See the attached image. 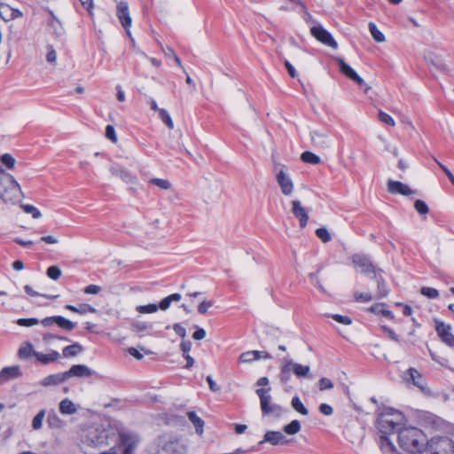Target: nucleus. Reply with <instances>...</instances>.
Wrapping results in <instances>:
<instances>
[{
    "label": "nucleus",
    "instance_id": "nucleus-43",
    "mask_svg": "<svg viewBox=\"0 0 454 454\" xmlns=\"http://www.w3.org/2000/svg\"><path fill=\"white\" fill-rule=\"evenodd\" d=\"M420 293L422 295H424L427 298H430V299H435L439 295V292L437 289H435L434 287H428V286L422 287L420 290Z\"/></svg>",
    "mask_w": 454,
    "mask_h": 454
},
{
    "label": "nucleus",
    "instance_id": "nucleus-36",
    "mask_svg": "<svg viewBox=\"0 0 454 454\" xmlns=\"http://www.w3.org/2000/svg\"><path fill=\"white\" fill-rule=\"evenodd\" d=\"M149 184H154L161 190H168L171 188V184L167 179L162 178H152L148 181Z\"/></svg>",
    "mask_w": 454,
    "mask_h": 454
},
{
    "label": "nucleus",
    "instance_id": "nucleus-47",
    "mask_svg": "<svg viewBox=\"0 0 454 454\" xmlns=\"http://www.w3.org/2000/svg\"><path fill=\"white\" fill-rule=\"evenodd\" d=\"M40 321L37 318H20L16 321V324L20 326L30 327L38 325Z\"/></svg>",
    "mask_w": 454,
    "mask_h": 454
},
{
    "label": "nucleus",
    "instance_id": "nucleus-3",
    "mask_svg": "<svg viewBox=\"0 0 454 454\" xmlns=\"http://www.w3.org/2000/svg\"><path fill=\"white\" fill-rule=\"evenodd\" d=\"M24 197L16 179L0 167V199L5 203L17 204Z\"/></svg>",
    "mask_w": 454,
    "mask_h": 454
},
{
    "label": "nucleus",
    "instance_id": "nucleus-33",
    "mask_svg": "<svg viewBox=\"0 0 454 454\" xmlns=\"http://www.w3.org/2000/svg\"><path fill=\"white\" fill-rule=\"evenodd\" d=\"M292 407L301 415H308L309 411L308 409L303 405L301 399L298 396H294L291 402Z\"/></svg>",
    "mask_w": 454,
    "mask_h": 454
},
{
    "label": "nucleus",
    "instance_id": "nucleus-39",
    "mask_svg": "<svg viewBox=\"0 0 454 454\" xmlns=\"http://www.w3.org/2000/svg\"><path fill=\"white\" fill-rule=\"evenodd\" d=\"M159 117L170 129H174V122L169 114L165 109L159 110Z\"/></svg>",
    "mask_w": 454,
    "mask_h": 454
},
{
    "label": "nucleus",
    "instance_id": "nucleus-52",
    "mask_svg": "<svg viewBox=\"0 0 454 454\" xmlns=\"http://www.w3.org/2000/svg\"><path fill=\"white\" fill-rule=\"evenodd\" d=\"M120 178L128 184H136L137 182V177L124 169L120 170Z\"/></svg>",
    "mask_w": 454,
    "mask_h": 454
},
{
    "label": "nucleus",
    "instance_id": "nucleus-25",
    "mask_svg": "<svg viewBox=\"0 0 454 454\" xmlns=\"http://www.w3.org/2000/svg\"><path fill=\"white\" fill-rule=\"evenodd\" d=\"M49 13L51 17V20L49 22L50 28L57 37L62 36L64 34V28L61 22L56 18L51 11H50Z\"/></svg>",
    "mask_w": 454,
    "mask_h": 454
},
{
    "label": "nucleus",
    "instance_id": "nucleus-40",
    "mask_svg": "<svg viewBox=\"0 0 454 454\" xmlns=\"http://www.w3.org/2000/svg\"><path fill=\"white\" fill-rule=\"evenodd\" d=\"M20 207L24 210L25 213L31 214L33 218H35V219H38L42 215L41 212L33 205L22 204Z\"/></svg>",
    "mask_w": 454,
    "mask_h": 454
},
{
    "label": "nucleus",
    "instance_id": "nucleus-11",
    "mask_svg": "<svg viewBox=\"0 0 454 454\" xmlns=\"http://www.w3.org/2000/svg\"><path fill=\"white\" fill-rule=\"evenodd\" d=\"M311 35L321 43L328 46L332 49H337L338 43L333 37V35L325 29L322 26H314L310 28Z\"/></svg>",
    "mask_w": 454,
    "mask_h": 454
},
{
    "label": "nucleus",
    "instance_id": "nucleus-41",
    "mask_svg": "<svg viewBox=\"0 0 454 454\" xmlns=\"http://www.w3.org/2000/svg\"><path fill=\"white\" fill-rule=\"evenodd\" d=\"M153 327V325L147 324L145 322H135L132 324V330L135 333H144Z\"/></svg>",
    "mask_w": 454,
    "mask_h": 454
},
{
    "label": "nucleus",
    "instance_id": "nucleus-44",
    "mask_svg": "<svg viewBox=\"0 0 454 454\" xmlns=\"http://www.w3.org/2000/svg\"><path fill=\"white\" fill-rule=\"evenodd\" d=\"M49 427L59 428L62 426V420L55 413H50L47 419Z\"/></svg>",
    "mask_w": 454,
    "mask_h": 454
},
{
    "label": "nucleus",
    "instance_id": "nucleus-2",
    "mask_svg": "<svg viewBox=\"0 0 454 454\" xmlns=\"http://www.w3.org/2000/svg\"><path fill=\"white\" fill-rule=\"evenodd\" d=\"M116 430L110 425H93L82 431L81 441L91 447L108 445L115 438Z\"/></svg>",
    "mask_w": 454,
    "mask_h": 454
},
{
    "label": "nucleus",
    "instance_id": "nucleus-6",
    "mask_svg": "<svg viewBox=\"0 0 454 454\" xmlns=\"http://www.w3.org/2000/svg\"><path fill=\"white\" fill-rule=\"evenodd\" d=\"M270 387L256 389V394L260 398L261 410L263 414H271L278 417L281 415L283 410L279 405L271 403L272 397L270 394Z\"/></svg>",
    "mask_w": 454,
    "mask_h": 454
},
{
    "label": "nucleus",
    "instance_id": "nucleus-62",
    "mask_svg": "<svg viewBox=\"0 0 454 454\" xmlns=\"http://www.w3.org/2000/svg\"><path fill=\"white\" fill-rule=\"evenodd\" d=\"M101 291V287L97 285H90L84 288V293L87 294H98Z\"/></svg>",
    "mask_w": 454,
    "mask_h": 454
},
{
    "label": "nucleus",
    "instance_id": "nucleus-23",
    "mask_svg": "<svg viewBox=\"0 0 454 454\" xmlns=\"http://www.w3.org/2000/svg\"><path fill=\"white\" fill-rule=\"evenodd\" d=\"M67 380V372H59L56 374H51L43 378L41 381V385L43 387H50L63 383Z\"/></svg>",
    "mask_w": 454,
    "mask_h": 454
},
{
    "label": "nucleus",
    "instance_id": "nucleus-16",
    "mask_svg": "<svg viewBox=\"0 0 454 454\" xmlns=\"http://www.w3.org/2000/svg\"><path fill=\"white\" fill-rule=\"evenodd\" d=\"M435 330L441 340L449 347L454 348V335L451 333V327L443 322H436Z\"/></svg>",
    "mask_w": 454,
    "mask_h": 454
},
{
    "label": "nucleus",
    "instance_id": "nucleus-4",
    "mask_svg": "<svg viewBox=\"0 0 454 454\" xmlns=\"http://www.w3.org/2000/svg\"><path fill=\"white\" fill-rule=\"evenodd\" d=\"M310 372L309 365H302L298 363H294L291 359L284 358L281 360L279 380L282 383L286 384L291 379V373L299 378L305 377Z\"/></svg>",
    "mask_w": 454,
    "mask_h": 454
},
{
    "label": "nucleus",
    "instance_id": "nucleus-57",
    "mask_svg": "<svg viewBox=\"0 0 454 454\" xmlns=\"http://www.w3.org/2000/svg\"><path fill=\"white\" fill-rule=\"evenodd\" d=\"M319 389L321 391L332 389L333 387V382L328 378H321L319 380Z\"/></svg>",
    "mask_w": 454,
    "mask_h": 454
},
{
    "label": "nucleus",
    "instance_id": "nucleus-51",
    "mask_svg": "<svg viewBox=\"0 0 454 454\" xmlns=\"http://www.w3.org/2000/svg\"><path fill=\"white\" fill-rule=\"evenodd\" d=\"M239 363H242V364H248V363H252V362L255 361L253 350L243 352L239 356Z\"/></svg>",
    "mask_w": 454,
    "mask_h": 454
},
{
    "label": "nucleus",
    "instance_id": "nucleus-49",
    "mask_svg": "<svg viewBox=\"0 0 454 454\" xmlns=\"http://www.w3.org/2000/svg\"><path fill=\"white\" fill-rule=\"evenodd\" d=\"M66 340V341L68 340L67 338L61 337V336H59V335H55V334H52V333H43V341L46 345L51 344L53 342V340Z\"/></svg>",
    "mask_w": 454,
    "mask_h": 454
},
{
    "label": "nucleus",
    "instance_id": "nucleus-35",
    "mask_svg": "<svg viewBox=\"0 0 454 454\" xmlns=\"http://www.w3.org/2000/svg\"><path fill=\"white\" fill-rule=\"evenodd\" d=\"M159 309L158 305L154 303L147 304V305H139L137 306L136 310L140 314H152L157 312Z\"/></svg>",
    "mask_w": 454,
    "mask_h": 454
},
{
    "label": "nucleus",
    "instance_id": "nucleus-8",
    "mask_svg": "<svg viewBox=\"0 0 454 454\" xmlns=\"http://www.w3.org/2000/svg\"><path fill=\"white\" fill-rule=\"evenodd\" d=\"M120 444L122 447V454L135 453V450L140 442V437L137 434L123 430L119 433Z\"/></svg>",
    "mask_w": 454,
    "mask_h": 454
},
{
    "label": "nucleus",
    "instance_id": "nucleus-28",
    "mask_svg": "<svg viewBox=\"0 0 454 454\" xmlns=\"http://www.w3.org/2000/svg\"><path fill=\"white\" fill-rule=\"evenodd\" d=\"M187 417L195 427L196 432L199 434H201L203 433L204 421L196 414L195 411L187 412Z\"/></svg>",
    "mask_w": 454,
    "mask_h": 454
},
{
    "label": "nucleus",
    "instance_id": "nucleus-58",
    "mask_svg": "<svg viewBox=\"0 0 454 454\" xmlns=\"http://www.w3.org/2000/svg\"><path fill=\"white\" fill-rule=\"evenodd\" d=\"M106 137L114 143L117 142V136L115 129L112 125H107L106 128Z\"/></svg>",
    "mask_w": 454,
    "mask_h": 454
},
{
    "label": "nucleus",
    "instance_id": "nucleus-1",
    "mask_svg": "<svg viewBox=\"0 0 454 454\" xmlns=\"http://www.w3.org/2000/svg\"><path fill=\"white\" fill-rule=\"evenodd\" d=\"M404 415L393 408L386 407L379 413L376 425L382 434L380 437L381 449L385 452L395 453L396 449L387 434L398 433V442L402 449L412 453H420L426 447L427 436L419 428L404 427Z\"/></svg>",
    "mask_w": 454,
    "mask_h": 454
},
{
    "label": "nucleus",
    "instance_id": "nucleus-21",
    "mask_svg": "<svg viewBox=\"0 0 454 454\" xmlns=\"http://www.w3.org/2000/svg\"><path fill=\"white\" fill-rule=\"evenodd\" d=\"M60 358V354L56 350H50L47 354L37 352L35 354V359L38 363L43 365H47L51 363L57 362Z\"/></svg>",
    "mask_w": 454,
    "mask_h": 454
},
{
    "label": "nucleus",
    "instance_id": "nucleus-31",
    "mask_svg": "<svg viewBox=\"0 0 454 454\" xmlns=\"http://www.w3.org/2000/svg\"><path fill=\"white\" fill-rule=\"evenodd\" d=\"M369 30L372 36L377 43H383L386 41L384 34L378 29L377 26L373 22L369 23Z\"/></svg>",
    "mask_w": 454,
    "mask_h": 454
},
{
    "label": "nucleus",
    "instance_id": "nucleus-19",
    "mask_svg": "<svg viewBox=\"0 0 454 454\" xmlns=\"http://www.w3.org/2000/svg\"><path fill=\"white\" fill-rule=\"evenodd\" d=\"M387 191L392 194H401L403 196H409L415 193V192L407 184L391 179L387 181Z\"/></svg>",
    "mask_w": 454,
    "mask_h": 454
},
{
    "label": "nucleus",
    "instance_id": "nucleus-18",
    "mask_svg": "<svg viewBox=\"0 0 454 454\" xmlns=\"http://www.w3.org/2000/svg\"><path fill=\"white\" fill-rule=\"evenodd\" d=\"M292 213L299 220L301 228H305L309 221V215L300 200H294L292 201Z\"/></svg>",
    "mask_w": 454,
    "mask_h": 454
},
{
    "label": "nucleus",
    "instance_id": "nucleus-30",
    "mask_svg": "<svg viewBox=\"0 0 454 454\" xmlns=\"http://www.w3.org/2000/svg\"><path fill=\"white\" fill-rule=\"evenodd\" d=\"M82 351V347L78 342L67 346L63 348L62 354L65 357L76 356Z\"/></svg>",
    "mask_w": 454,
    "mask_h": 454
},
{
    "label": "nucleus",
    "instance_id": "nucleus-13",
    "mask_svg": "<svg viewBox=\"0 0 454 454\" xmlns=\"http://www.w3.org/2000/svg\"><path fill=\"white\" fill-rule=\"evenodd\" d=\"M277 182L280 186L281 192L286 196H290L294 191V183L290 176L286 173V168L282 166L276 176Z\"/></svg>",
    "mask_w": 454,
    "mask_h": 454
},
{
    "label": "nucleus",
    "instance_id": "nucleus-5",
    "mask_svg": "<svg viewBox=\"0 0 454 454\" xmlns=\"http://www.w3.org/2000/svg\"><path fill=\"white\" fill-rule=\"evenodd\" d=\"M426 446L428 454H454V441L447 436L433 437Z\"/></svg>",
    "mask_w": 454,
    "mask_h": 454
},
{
    "label": "nucleus",
    "instance_id": "nucleus-45",
    "mask_svg": "<svg viewBox=\"0 0 454 454\" xmlns=\"http://www.w3.org/2000/svg\"><path fill=\"white\" fill-rule=\"evenodd\" d=\"M62 274V271L59 267L58 266H51L47 269V276L53 279L58 280Z\"/></svg>",
    "mask_w": 454,
    "mask_h": 454
},
{
    "label": "nucleus",
    "instance_id": "nucleus-55",
    "mask_svg": "<svg viewBox=\"0 0 454 454\" xmlns=\"http://www.w3.org/2000/svg\"><path fill=\"white\" fill-rule=\"evenodd\" d=\"M354 296H355L356 301H360V302H368V301H372V294L370 293L356 292Z\"/></svg>",
    "mask_w": 454,
    "mask_h": 454
},
{
    "label": "nucleus",
    "instance_id": "nucleus-48",
    "mask_svg": "<svg viewBox=\"0 0 454 454\" xmlns=\"http://www.w3.org/2000/svg\"><path fill=\"white\" fill-rule=\"evenodd\" d=\"M379 120L381 122H383L388 126H391V127H394L395 125V120L389 114H387V113H385L383 111L379 112Z\"/></svg>",
    "mask_w": 454,
    "mask_h": 454
},
{
    "label": "nucleus",
    "instance_id": "nucleus-34",
    "mask_svg": "<svg viewBox=\"0 0 454 454\" xmlns=\"http://www.w3.org/2000/svg\"><path fill=\"white\" fill-rule=\"evenodd\" d=\"M56 324L62 329L64 330H67V331H72L75 325L74 323H73L72 321L65 318L64 317H61V316H57V322Z\"/></svg>",
    "mask_w": 454,
    "mask_h": 454
},
{
    "label": "nucleus",
    "instance_id": "nucleus-32",
    "mask_svg": "<svg viewBox=\"0 0 454 454\" xmlns=\"http://www.w3.org/2000/svg\"><path fill=\"white\" fill-rule=\"evenodd\" d=\"M301 159L305 163L317 165L320 162V157L311 152H304L301 155Z\"/></svg>",
    "mask_w": 454,
    "mask_h": 454
},
{
    "label": "nucleus",
    "instance_id": "nucleus-53",
    "mask_svg": "<svg viewBox=\"0 0 454 454\" xmlns=\"http://www.w3.org/2000/svg\"><path fill=\"white\" fill-rule=\"evenodd\" d=\"M414 207L420 215H426L428 213V207L423 200H417L414 203Z\"/></svg>",
    "mask_w": 454,
    "mask_h": 454
},
{
    "label": "nucleus",
    "instance_id": "nucleus-64",
    "mask_svg": "<svg viewBox=\"0 0 454 454\" xmlns=\"http://www.w3.org/2000/svg\"><path fill=\"white\" fill-rule=\"evenodd\" d=\"M173 330L176 332L177 335H179L181 338L184 339L186 336V330L184 326H182L180 324H175L173 325Z\"/></svg>",
    "mask_w": 454,
    "mask_h": 454
},
{
    "label": "nucleus",
    "instance_id": "nucleus-38",
    "mask_svg": "<svg viewBox=\"0 0 454 454\" xmlns=\"http://www.w3.org/2000/svg\"><path fill=\"white\" fill-rule=\"evenodd\" d=\"M301 430V424L298 420H293L284 427V431L287 434H295Z\"/></svg>",
    "mask_w": 454,
    "mask_h": 454
},
{
    "label": "nucleus",
    "instance_id": "nucleus-50",
    "mask_svg": "<svg viewBox=\"0 0 454 454\" xmlns=\"http://www.w3.org/2000/svg\"><path fill=\"white\" fill-rule=\"evenodd\" d=\"M24 290L25 292L30 295V296H33V297H35V296H43V297H46L48 299H57L59 297V295H47V294H40L39 293L35 292L30 286L28 285H26L24 286Z\"/></svg>",
    "mask_w": 454,
    "mask_h": 454
},
{
    "label": "nucleus",
    "instance_id": "nucleus-14",
    "mask_svg": "<svg viewBox=\"0 0 454 454\" xmlns=\"http://www.w3.org/2000/svg\"><path fill=\"white\" fill-rule=\"evenodd\" d=\"M117 17L121 21L122 27L126 29L128 35L130 37L129 28L131 27L132 20L129 15V6L126 2H120L117 5Z\"/></svg>",
    "mask_w": 454,
    "mask_h": 454
},
{
    "label": "nucleus",
    "instance_id": "nucleus-42",
    "mask_svg": "<svg viewBox=\"0 0 454 454\" xmlns=\"http://www.w3.org/2000/svg\"><path fill=\"white\" fill-rule=\"evenodd\" d=\"M316 235L318 239H320L324 243H327L332 239V236L327 229L322 227L318 228L316 231Z\"/></svg>",
    "mask_w": 454,
    "mask_h": 454
},
{
    "label": "nucleus",
    "instance_id": "nucleus-61",
    "mask_svg": "<svg viewBox=\"0 0 454 454\" xmlns=\"http://www.w3.org/2000/svg\"><path fill=\"white\" fill-rule=\"evenodd\" d=\"M253 353L254 355V360H260V359H271L272 356L270 353L265 351H257L253 350Z\"/></svg>",
    "mask_w": 454,
    "mask_h": 454
},
{
    "label": "nucleus",
    "instance_id": "nucleus-59",
    "mask_svg": "<svg viewBox=\"0 0 454 454\" xmlns=\"http://www.w3.org/2000/svg\"><path fill=\"white\" fill-rule=\"evenodd\" d=\"M332 318L334 319L336 322L342 324V325H348L352 323L351 318H349L348 317H346V316L339 315V314L332 315Z\"/></svg>",
    "mask_w": 454,
    "mask_h": 454
},
{
    "label": "nucleus",
    "instance_id": "nucleus-7",
    "mask_svg": "<svg viewBox=\"0 0 454 454\" xmlns=\"http://www.w3.org/2000/svg\"><path fill=\"white\" fill-rule=\"evenodd\" d=\"M159 454H181L183 445L180 441L172 435H162L159 438Z\"/></svg>",
    "mask_w": 454,
    "mask_h": 454
},
{
    "label": "nucleus",
    "instance_id": "nucleus-63",
    "mask_svg": "<svg viewBox=\"0 0 454 454\" xmlns=\"http://www.w3.org/2000/svg\"><path fill=\"white\" fill-rule=\"evenodd\" d=\"M435 161L439 165V167L442 169V171L445 173V175L448 176L450 183L454 185V176L450 172V170L446 166H444L440 161H438L437 160H435Z\"/></svg>",
    "mask_w": 454,
    "mask_h": 454
},
{
    "label": "nucleus",
    "instance_id": "nucleus-27",
    "mask_svg": "<svg viewBox=\"0 0 454 454\" xmlns=\"http://www.w3.org/2000/svg\"><path fill=\"white\" fill-rule=\"evenodd\" d=\"M182 296L180 294H172L164 299H162L158 305L159 309L161 310H167L172 302H177L181 300Z\"/></svg>",
    "mask_w": 454,
    "mask_h": 454
},
{
    "label": "nucleus",
    "instance_id": "nucleus-15",
    "mask_svg": "<svg viewBox=\"0 0 454 454\" xmlns=\"http://www.w3.org/2000/svg\"><path fill=\"white\" fill-rule=\"evenodd\" d=\"M311 142L316 148L326 149L331 146L329 134L325 130H313L310 132Z\"/></svg>",
    "mask_w": 454,
    "mask_h": 454
},
{
    "label": "nucleus",
    "instance_id": "nucleus-26",
    "mask_svg": "<svg viewBox=\"0 0 454 454\" xmlns=\"http://www.w3.org/2000/svg\"><path fill=\"white\" fill-rule=\"evenodd\" d=\"M59 411L65 415H72L76 413L77 408L70 399L65 398L59 403Z\"/></svg>",
    "mask_w": 454,
    "mask_h": 454
},
{
    "label": "nucleus",
    "instance_id": "nucleus-24",
    "mask_svg": "<svg viewBox=\"0 0 454 454\" xmlns=\"http://www.w3.org/2000/svg\"><path fill=\"white\" fill-rule=\"evenodd\" d=\"M38 351L35 350L34 346L31 344V342L25 341L20 345L19 351H18V355L21 360H27L31 356L35 357V354Z\"/></svg>",
    "mask_w": 454,
    "mask_h": 454
},
{
    "label": "nucleus",
    "instance_id": "nucleus-22",
    "mask_svg": "<svg viewBox=\"0 0 454 454\" xmlns=\"http://www.w3.org/2000/svg\"><path fill=\"white\" fill-rule=\"evenodd\" d=\"M67 372V379L75 376V377H90L93 374V372L84 364H75L73 365Z\"/></svg>",
    "mask_w": 454,
    "mask_h": 454
},
{
    "label": "nucleus",
    "instance_id": "nucleus-54",
    "mask_svg": "<svg viewBox=\"0 0 454 454\" xmlns=\"http://www.w3.org/2000/svg\"><path fill=\"white\" fill-rule=\"evenodd\" d=\"M214 305V301H207V300H204L202 301L200 305L198 306V312L200 314H206L208 309Z\"/></svg>",
    "mask_w": 454,
    "mask_h": 454
},
{
    "label": "nucleus",
    "instance_id": "nucleus-46",
    "mask_svg": "<svg viewBox=\"0 0 454 454\" xmlns=\"http://www.w3.org/2000/svg\"><path fill=\"white\" fill-rule=\"evenodd\" d=\"M1 162L9 169H12L15 165V159L9 153H4L0 158Z\"/></svg>",
    "mask_w": 454,
    "mask_h": 454
},
{
    "label": "nucleus",
    "instance_id": "nucleus-12",
    "mask_svg": "<svg viewBox=\"0 0 454 454\" xmlns=\"http://www.w3.org/2000/svg\"><path fill=\"white\" fill-rule=\"evenodd\" d=\"M405 380L408 382H411L415 387H417L421 392L425 394L430 393L429 388L427 387V380L424 376L415 368H410L405 372Z\"/></svg>",
    "mask_w": 454,
    "mask_h": 454
},
{
    "label": "nucleus",
    "instance_id": "nucleus-10",
    "mask_svg": "<svg viewBox=\"0 0 454 454\" xmlns=\"http://www.w3.org/2000/svg\"><path fill=\"white\" fill-rule=\"evenodd\" d=\"M351 260L353 265L360 273L368 276L372 274V278L377 277L375 267L368 257L359 254H354L351 257Z\"/></svg>",
    "mask_w": 454,
    "mask_h": 454
},
{
    "label": "nucleus",
    "instance_id": "nucleus-17",
    "mask_svg": "<svg viewBox=\"0 0 454 454\" xmlns=\"http://www.w3.org/2000/svg\"><path fill=\"white\" fill-rule=\"evenodd\" d=\"M21 376L22 372L19 365L4 367L0 371V383H6L10 380L19 379Z\"/></svg>",
    "mask_w": 454,
    "mask_h": 454
},
{
    "label": "nucleus",
    "instance_id": "nucleus-56",
    "mask_svg": "<svg viewBox=\"0 0 454 454\" xmlns=\"http://www.w3.org/2000/svg\"><path fill=\"white\" fill-rule=\"evenodd\" d=\"M378 293L380 298L387 296L388 293L387 285L385 281L381 278L378 279Z\"/></svg>",
    "mask_w": 454,
    "mask_h": 454
},
{
    "label": "nucleus",
    "instance_id": "nucleus-9",
    "mask_svg": "<svg viewBox=\"0 0 454 454\" xmlns=\"http://www.w3.org/2000/svg\"><path fill=\"white\" fill-rule=\"evenodd\" d=\"M336 61L338 62L340 71L346 75L350 80L356 82L360 87L364 88V93H368L369 90L372 89L371 86H368L364 79L360 77L356 72L345 62V60L342 58H336Z\"/></svg>",
    "mask_w": 454,
    "mask_h": 454
},
{
    "label": "nucleus",
    "instance_id": "nucleus-37",
    "mask_svg": "<svg viewBox=\"0 0 454 454\" xmlns=\"http://www.w3.org/2000/svg\"><path fill=\"white\" fill-rule=\"evenodd\" d=\"M45 417V411L42 410L40 411L33 419L32 420V427L35 430H39L42 428L43 426V420Z\"/></svg>",
    "mask_w": 454,
    "mask_h": 454
},
{
    "label": "nucleus",
    "instance_id": "nucleus-60",
    "mask_svg": "<svg viewBox=\"0 0 454 454\" xmlns=\"http://www.w3.org/2000/svg\"><path fill=\"white\" fill-rule=\"evenodd\" d=\"M47 49H48V52L46 55V60L49 63L54 64L57 60V53H56L55 50L52 48V46H51V45H49L47 47Z\"/></svg>",
    "mask_w": 454,
    "mask_h": 454
},
{
    "label": "nucleus",
    "instance_id": "nucleus-20",
    "mask_svg": "<svg viewBox=\"0 0 454 454\" xmlns=\"http://www.w3.org/2000/svg\"><path fill=\"white\" fill-rule=\"evenodd\" d=\"M265 442L272 445L286 444L288 442L285 435L279 431H267L263 436V440L260 442V444Z\"/></svg>",
    "mask_w": 454,
    "mask_h": 454
},
{
    "label": "nucleus",
    "instance_id": "nucleus-29",
    "mask_svg": "<svg viewBox=\"0 0 454 454\" xmlns=\"http://www.w3.org/2000/svg\"><path fill=\"white\" fill-rule=\"evenodd\" d=\"M65 309L71 310L73 312H75V313L82 314V315L86 314L88 312L95 313L97 311L95 308H93L90 304H86V303L80 304L78 307H75L73 305H66Z\"/></svg>",
    "mask_w": 454,
    "mask_h": 454
}]
</instances>
